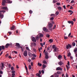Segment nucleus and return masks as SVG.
<instances>
[{
	"label": "nucleus",
	"instance_id": "13d9d810",
	"mask_svg": "<svg viewBox=\"0 0 77 77\" xmlns=\"http://www.w3.org/2000/svg\"><path fill=\"white\" fill-rule=\"evenodd\" d=\"M32 11L30 10L29 11V13L31 14H32Z\"/></svg>",
	"mask_w": 77,
	"mask_h": 77
},
{
	"label": "nucleus",
	"instance_id": "09e8293b",
	"mask_svg": "<svg viewBox=\"0 0 77 77\" xmlns=\"http://www.w3.org/2000/svg\"><path fill=\"white\" fill-rule=\"evenodd\" d=\"M45 59H47L48 58V55H45Z\"/></svg>",
	"mask_w": 77,
	"mask_h": 77
},
{
	"label": "nucleus",
	"instance_id": "7ed1b4c3",
	"mask_svg": "<svg viewBox=\"0 0 77 77\" xmlns=\"http://www.w3.org/2000/svg\"><path fill=\"white\" fill-rule=\"evenodd\" d=\"M12 45V43H10V44L8 43L6 45H5V48H8L9 46H10V45Z\"/></svg>",
	"mask_w": 77,
	"mask_h": 77
},
{
	"label": "nucleus",
	"instance_id": "5fc2aeb1",
	"mask_svg": "<svg viewBox=\"0 0 77 77\" xmlns=\"http://www.w3.org/2000/svg\"><path fill=\"white\" fill-rule=\"evenodd\" d=\"M54 18L53 17H52L51 19H50V20H54Z\"/></svg>",
	"mask_w": 77,
	"mask_h": 77
},
{
	"label": "nucleus",
	"instance_id": "0eeeda50",
	"mask_svg": "<svg viewBox=\"0 0 77 77\" xmlns=\"http://www.w3.org/2000/svg\"><path fill=\"white\" fill-rule=\"evenodd\" d=\"M6 2V0H2V5L5 6Z\"/></svg>",
	"mask_w": 77,
	"mask_h": 77
},
{
	"label": "nucleus",
	"instance_id": "c756f323",
	"mask_svg": "<svg viewBox=\"0 0 77 77\" xmlns=\"http://www.w3.org/2000/svg\"><path fill=\"white\" fill-rule=\"evenodd\" d=\"M32 56L35 57H36V55L34 54H32Z\"/></svg>",
	"mask_w": 77,
	"mask_h": 77
},
{
	"label": "nucleus",
	"instance_id": "603ef678",
	"mask_svg": "<svg viewBox=\"0 0 77 77\" xmlns=\"http://www.w3.org/2000/svg\"><path fill=\"white\" fill-rule=\"evenodd\" d=\"M33 51L34 52H36V49H33Z\"/></svg>",
	"mask_w": 77,
	"mask_h": 77
},
{
	"label": "nucleus",
	"instance_id": "2f4dec72",
	"mask_svg": "<svg viewBox=\"0 0 77 77\" xmlns=\"http://www.w3.org/2000/svg\"><path fill=\"white\" fill-rule=\"evenodd\" d=\"M49 41L51 43L53 42V40L52 39H50L49 40Z\"/></svg>",
	"mask_w": 77,
	"mask_h": 77
},
{
	"label": "nucleus",
	"instance_id": "a19ab883",
	"mask_svg": "<svg viewBox=\"0 0 77 77\" xmlns=\"http://www.w3.org/2000/svg\"><path fill=\"white\" fill-rule=\"evenodd\" d=\"M42 66L43 68H45L46 67V65L44 64H43Z\"/></svg>",
	"mask_w": 77,
	"mask_h": 77
},
{
	"label": "nucleus",
	"instance_id": "cd10ccee",
	"mask_svg": "<svg viewBox=\"0 0 77 77\" xmlns=\"http://www.w3.org/2000/svg\"><path fill=\"white\" fill-rule=\"evenodd\" d=\"M36 75L37 76H38V77H41L40 74H39V73H36Z\"/></svg>",
	"mask_w": 77,
	"mask_h": 77
},
{
	"label": "nucleus",
	"instance_id": "4c0bfd02",
	"mask_svg": "<svg viewBox=\"0 0 77 77\" xmlns=\"http://www.w3.org/2000/svg\"><path fill=\"white\" fill-rule=\"evenodd\" d=\"M58 2V1H55V0H53V2L54 3H55V2Z\"/></svg>",
	"mask_w": 77,
	"mask_h": 77
},
{
	"label": "nucleus",
	"instance_id": "473e14b6",
	"mask_svg": "<svg viewBox=\"0 0 77 77\" xmlns=\"http://www.w3.org/2000/svg\"><path fill=\"white\" fill-rule=\"evenodd\" d=\"M1 48H2L3 50H5V46H4L3 45H2V46H1Z\"/></svg>",
	"mask_w": 77,
	"mask_h": 77
},
{
	"label": "nucleus",
	"instance_id": "412c9836",
	"mask_svg": "<svg viewBox=\"0 0 77 77\" xmlns=\"http://www.w3.org/2000/svg\"><path fill=\"white\" fill-rule=\"evenodd\" d=\"M38 66L40 67L42 66V64L40 63L39 62L38 63Z\"/></svg>",
	"mask_w": 77,
	"mask_h": 77
},
{
	"label": "nucleus",
	"instance_id": "72a5a7b5",
	"mask_svg": "<svg viewBox=\"0 0 77 77\" xmlns=\"http://www.w3.org/2000/svg\"><path fill=\"white\" fill-rule=\"evenodd\" d=\"M72 45L73 46H75V42H73L72 43Z\"/></svg>",
	"mask_w": 77,
	"mask_h": 77
},
{
	"label": "nucleus",
	"instance_id": "3c124183",
	"mask_svg": "<svg viewBox=\"0 0 77 77\" xmlns=\"http://www.w3.org/2000/svg\"><path fill=\"white\" fill-rule=\"evenodd\" d=\"M9 56V54H7L6 55H5V57H7Z\"/></svg>",
	"mask_w": 77,
	"mask_h": 77
},
{
	"label": "nucleus",
	"instance_id": "8fccbe9b",
	"mask_svg": "<svg viewBox=\"0 0 77 77\" xmlns=\"http://www.w3.org/2000/svg\"><path fill=\"white\" fill-rule=\"evenodd\" d=\"M56 4L57 5H60V3H59V2H57L56 3Z\"/></svg>",
	"mask_w": 77,
	"mask_h": 77
},
{
	"label": "nucleus",
	"instance_id": "79ce46f5",
	"mask_svg": "<svg viewBox=\"0 0 77 77\" xmlns=\"http://www.w3.org/2000/svg\"><path fill=\"white\" fill-rule=\"evenodd\" d=\"M11 73H15V70H13L12 71H11Z\"/></svg>",
	"mask_w": 77,
	"mask_h": 77
},
{
	"label": "nucleus",
	"instance_id": "052dcab7",
	"mask_svg": "<svg viewBox=\"0 0 77 77\" xmlns=\"http://www.w3.org/2000/svg\"><path fill=\"white\" fill-rule=\"evenodd\" d=\"M41 45V46L42 47H43V44L42 43H40Z\"/></svg>",
	"mask_w": 77,
	"mask_h": 77
},
{
	"label": "nucleus",
	"instance_id": "4be33fe9",
	"mask_svg": "<svg viewBox=\"0 0 77 77\" xmlns=\"http://www.w3.org/2000/svg\"><path fill=\"white\" fill-rule=\"evenodd\" d=\"M4 16L3 14H0V17H1V18L2 19L3 18Z\"/></svg>",
	"mask_w": 77,
	"mask_h": 77
},
{
	"label": "nucleus",
	"instance_id": "f3484780",
	"mask_svg": "<svg viewBox=\"0 0 77 77\" xmlns=\"http://www.w3.org/2000/svg\"><path fill=\"white\" fill-rule=\"evenodd\" d=\"M14 53L15 54H17L18 52L17 51H13L12 52V54H14Z\"/></svg>",
	"mask_w": 77,
	"mask_h": 77
},
{
	"label": "nucleus",
	"instance_id": "a18cd8bd",
	"mask_svg": "<svg viewBox=\"0 0 77 77\" xmlns=\"http://www.w3.org/2000/svg\"><path fill=\"white\" fill-rule=\"evenodd\" d=\"M51 17H55V15H54V14H51Z\"/></svg>",
	"mask_w": 77,
	"mask_h": 77
},
{
	"label": "nucleus",
	"instance_id": "6ab92c4d",
	"mask_svg": "<svg viewBox=\"0 0 77 77\" xmlns=\"http://www.w3.org/2000/svg\"><path fill=\"white\" fill-rule=\"evenodd\" d=\"M15 26H13L11 28V30H13L15 29Z\"/></svg>",
	"mask_w": 77,
	"mask_h": 77
},
{
	"label": "nucleus",
	"instance_id": "4d7b16f0",
	"mask_svg": "<svg viewBox=\"0 0 77 77\" xmlns=\"http://www.w3.org/2000/svg\"><path fill=\"white\" fill-rule=\"evenodd\" d=\"M64 39H68V38L67 37L64 36Z\"/></svg>",
	"mask_w": 77,
	"mask_h": 77
},
{
	"label": "nucleus",
	"instance_id": "c9c22d12",
	"mask_svg": "<svg viewBox=\"0 0 77 77\" xmlns=\"http://www.w3.org/2000/svg\"><path fill=\"white\" fill-rule=\"evenodd\" d=\"M66 68H67V70H68L69 68V66H68L67 65H66Z\"/></svg>",
	"mask_w": 77,
	"mask_h": 77
},
{
	"label": "nucleus",
	"instance_id": "f704fd0d",
	"mask_svg": "<svg viewBox=\"0 0 77 77\" xmlns=\"http://www.w3.org/2000/svg\"><path fill=\"white\" fill-rule=\"evenodd\" d=\"M77 51V48H75L74 50V52H76Z\"/></svg>",
	"mask_w": 77,
	"mask_h": 77
},
{
	"label": "nucleus",
	"instance_id": "e433bc0d",
	"mask_svg": "<svg viewBox=\"0 0 77 77\" xmlns=\"http://www.w3.org/2000/svg\"><path fill=\"white\" fill-rule=\"evenodd\" d=\"M43 63L44 64H46L47 63V62L45 60H44L43 61Z\"/></svg>",
	"mask_w": 77,
	"mask_h": 77
},
{
	"label": "nucleus",
	"instance_id": "dca6fc26",
	"mask_svg": "<svg viewBox=\"0 0 77 77\" xmlns=\"http://www.w3.org/2000/svg\"><path fill=\"white\" fill-rule=\"evenodd\" d=\"M54 75L55 77H59V75H57V73H55L54 74Z\"/></svg>",
	"mask_w": 77,
	"mask_h": 77
},
{
	"label": "nucleus",
	"instance_id": "aec40b11",
	"mask_svg": "<svg viewBox=\"0 0 77 77\" xmlns=\"http://www.w3.org/2000/svg\"><path fill=\"white\" fill-rule=\"evenodd\" d=\"M7 1V3L9 4H11L12 2V1H10L9 0H8Z\"/></svg>",
	"mask_w": 77,
	"mask_h": 77
},
{
	"label": "nucleus",
	"instance_id": "bf43d9fd",
	"mask_svg": "<svg viewBox=\"0 0 77 77\" xmlns=\"http://www.w3.org/2000/svg\"><path fill=\"white\" fill-rule=\"evenodd\" d=\"M66 77H69L68 74L67 73H66Z\"/></svg>",
	"mask_w": 77,
	"mask_h": 77
},
{
	"label": "nucleus",
	"instance_id": "393cba45",
	"mask_svg": "<svg viewBox=\"0 0 77 77\" xmlns=\"http://www.w3.org/2000/svg\"><path fill=\"white\" fill-rule=\"evenodd\" d=\"M62 57V56L61 55H59L58 57V59H60Z\"/></svg>",
	"mask_w": 77,
	"mask_h": 77
},
{
	"label": "nucleus",
	"instance_id": "ddd939ff",
	"mask_svg": "<svg viewBox=\"0 0 77 77\" xmlns=\"http://www.w3.org/2000/svg\"><path fill=\"white\" fill-rule=\"evenodd\" d=\"M67 22H68V23H71L72 25H73V21H68Z\"/></svg>",
	"mask_w": 77,
	"mask_h": 77
},
{
	"label": "nucleus",
	"instance_id": "423d86ee",
	"mask_svg": "<svg viewBox=\"0 0 77 77\" xmlns=\"http://www.w3.org/2000/svg\"><path fill=\"white\" fill-rule=\"evenodd\" d=\"M62 69L61 68L58 67L57 68L56 70L57 71H62Z\"/></svg>",
	"mask_w": 77,
	"mask_h": 77
},
{
	"label": "nucleus",
	"instance_id": "bb28decb",
	"mask_svg": "<svg viewBox=\"0 0 77 77\" xmlns=\"http://www.w3.org/2000/svg\"><path fill=\"white\" fill-rule=\"evenodd\" d=\"M56 47L55 46V45H53L52 46V48L54 49L56 48Z\"/></svg>",
	"mask_w": 77,
	"mask_h": 77
},
{
	"label": "nucleus",
	"instance_id": "9b49d317",
	"mask_svg": "<svg viewBox=\"0 0 77 77\" xmlns=\"http://www.w3.org/2000/svg\"><path fill=\"white\" fill-rule=\"evenodd\" d=\"M63 64V62L61 61H60L58 63V64L60 66H62Z\"/></svg>",
	"mask_w": 77,
	"mask_h": 77
},
{
	"label": "nucleus",
	"instance_id": "a211bd4d",
	"mask_svg": "<svg viewBox=\"0 0 77 77\" xmlns=\"http://www.w3.org/2000/svg\"><path fill=\"white\" fill-rule=\"evenodd\" d=\"M38 35H39V37H40V38L41 37H43V34H38Z\"/></svg>",
	"mask_w": 77,
	"mask_h": 77
},
{
	"label": "nucleus",
	"instance_id": "1a4fd4ad",
	"mask_svg": "<svg viewBox=\"0 0 77 77\" xmlns=\"http://www.w3.org/2000/svg\"><path fill=\"white\" fill-rule=\"evenodd\" d=\"M43 30L45 32H48V29H46V28L45 27H43Z\"/></svg>",
	"mask_w": 77,
	"mask_h": 77
},
{
	"label": "nucleus",
	"instance_id": "6e6552de",
	"mask_svg": "<svg viewBox=\"0 0 77 77\" xmlns=\"http://www.w3.org/2000/svg\"><path fill=\"white\" fill-rule=\"evenodd\" d=\"M15 46L17 47L18 48H20V45L18 43H16Z\"/></svg>",
	"mask_w": 77,
	"mask_h": 77
},
{
	"label": "nucleus",
	"instance_id": "20e7f679",
	"mask_svg": "<svg viewBox=\"0 0 77 77\" xmlns=\"http://www.w3.org/2000/svg\"><path fill=\"white\" fill-rule=\"evenodd\" d=\"M23 55L25 57H26L27 56V52L26 51H25L23 53Z\"/></svg>",
	"mask_w": 77,
	"mask_h": 77
},
{
	"label": "nucleus",
	"instance_id": "9d476101",
	"mask_svg": "<svg viewBox=\"0 0 77 77\" xmlns=\"http://www.w3.org/2000/svg\"><path fill=\"white\" fill-rule=\"evenodd\" d=\"M32 40L33 42H36V39H35V38L34 37H33L32 38Z\"/></svg>",
	"mask_w": 77,
	"mask_h": 77
},
{
	"label": "nucleus",
	"instance_id": "ea45409f",
	"mask_svg": "<svg viewBox=\"0 0 77 77\" xmlns=\"http://www.w3.org/2000/svg\"><path fill=\"white\" fill-rule=\"evenodd\" d=\"M48 51H46L45 52V55H48Z\"/></svg>",
	"mask_w": 77,
	"mask_h": 77
},
{
	"label": "nucleus",
	"instance_id": "c03bdc74",
	"mask_svg": "<svg viewBox=\"0 0 77 77\" xmlns=\"http://www.w3.org/2000/svg\"><path fill=\"white\" fill-rule=\"evenodd\" d=\"M59 14V12H57L56 13H55V14L56 15H58Z\"/></svg>",
	"mask_w": 77,
	"mask_h": 77
},
{
	"label": "nucleus",
	"instance_id": "0e129e2a",
	"mask_svg": "<svg viewBox=\"0 0 77 77\" xmlns=\"http://www.w3.org/2000/svg\"><path fill=\"white\" fill-rule=\"evenodd\" d=\"M46 37H48V38H49L50 35H46Z\"/></svg>",
	"mask_w": 77,
	"mask_h": 77
},
{
	"label": "nucleus",
	"instance_id": "864d4df0",
	"mask_svg": "<svg viewBox=\"0 0 77 77\" xmlns=\"http://www.w3.org/2000/svg\"><path fill=\"white\" fill-rule=\"evenodd\" d=\"M67 65H68L69 66L70 64H69V61H68V62Z\"/></svg>",
	"mask_w": 77,
	"mask_h": 77
},
{
	"label": "nucleus",
	"instance_id": "b1692460",
	"mask_svg": "<svg viewBox=\"0 0 77 77\" xmlns=\"http://www.w3.org/2000/svg\"><path fill=\"white\" fill-rule=\"evenodd\" d=\"M58 9L60 11H61L62 9L61 7H58Z\"/></svg>",
	"mask_w": 77,
	"mask_h": 77
},
{
	"label": "nucleus",
	"instance_id": "6e6d98bb",
	"mask_svg": "<svg viewBox=\"0 0 77 77\" xmlns=\"http://www.w3.org/2000/svg\"><path fill=\"white\" fill-rule=\"evenodd\" d=\"M74 1L73 0H72V1H71V2L70 3H74Z\"/></svg>",
	"mask_w": 77,
	"mask_h": 77
},
{
	"label": "nucleus",
	"instance_id": "7c9ffc66",
	"mask_svg": "<svg viewBox=\"0 0 77 77\" xmlns=\"http://www.w3.org/2000/svg\"><path fill=\"white\" fill-rule=\"evenodd\" d=\"M26 49L28 51H30V49L28 47H26Z\"/></svg>",
	"mask_w": 77,
	"mask_h": 77
},
{
	"label": "nucleus",
	"instance_id": "680f3d73",
	"mask_svg": "<svg viewBox=\"0 0 77 77\" xmlns=\"http://www.w3.org/2000/svg\"><path fill=\"white\" fill-rule=\"evenodd\" d=\"M64 59H65L66 60V56L64 55Z\"/></svg>",
	"mask_w": 77,
	"mask_h": 77
},
{
	"label": "nucleus",
	"instance_id": "f257e3e1",
	"mask_svg": "<svg viewBox=\"0 0 77 77\" xmlns=\"http://www.w3.org/2000/svg\"><path fill=\"white\" fill-rule=\"evenodd\" d=\"M48 26L49 28H52V27L53 26V25L52 23H49L48 25Z\"/></svg>",
	"mask_w": 77,
	"mask_h": 77
},
{
	"label": "nucleus",
	"instance_id": "774afa93",
	"mask_svg": "<svg viewBox=\"0 0 77 77\" xmlns=\"http://www.w3.org/2000/svg\"><path fill=\"white\" fill-rule=\"evenodd\" d=\"M56 27V25H55L53 27V29H54Z\"/></svg>",
	"mask_w": 77,
	"mask_h": 77
},
{
	"label": "nucleus",
	"instance_id": "c85d7f7f",
	"mask_svg": "<svg viewBox=\"0 0 77 77\" xmlns=\"http://www.w3.org/2000/svg\"><path fill=\"white\" fill-rule=\"evenodd\" d=\"M40 38V37L39 36H37L36 37V39L37 40H39V38Z\"/></svg>",
	"mask_w": 77,
	"mask_h": 77
},
{
	"label": "nucleus",
	"instance_id": "58836bf2",
	"mask_svg": "<svg viewBox=\"0 0 77 77\" xmlns=\"http://www.w3.org/2000/svg\"><path fill=\"white\" fill-rule=\"evenodd\" d=\"M70 56L71 54L70 53H68V54L67 55V57H69Z\"/></svg>",
	"mask_w": 77,
	"mask_h": 77
},
{
	"label": "nucleus",
	"instance_id": "e2e57ef3",
	"mask_svg": "<svg viewBox=\"0 0 77 77\" xmlns=\"http://www.w3.org/2000/svg\"><path fill=\"white\" fill-rule=\"evenodd\" d=\"M41 56H42V54L40 53V56H39V58H40L41 57Z\"/></svg>",
	"mask_w": 77,
	"mask_h": 77
},
{
	"label": "nucleus",
	"instance_id": "69168bd1",
	"mask_svg": "<svg viewBox=\"0 0 77 77\" xmlns=\"http://www.w3.org/2000/svg\"><path fill=\"white\" fill-rule=\"evenodd\" d=\"M63 7L65 9H66V5H63Z\"/></svg>",
	"mask_w": 77,
	"mask_h": 77
},
{
	"label": "nucleus",
	"instance_id": "338daca9",
	"mask_svg": "<svg viewBox=\"0 0 77 77\" xmlns=\"http://www.w3.org/2000/svg\"><path fill=\"white\" fill-rule=\"evenodd\" d=\"M5 10L1 11V12L5 13Z\"/></svg>",
	"mask_w": 77,
	"mask_h": 77
},
{
	"label": "nucleus",
	"instance_id": "de8ad7c7",
	"mask_svg": "<svg viewBox=\"0 0 77 77\" xmlns=\"http://www.w3.org/2000/svg\"><path fill=\"white\" fill-rule=\"evenodd\" d=\"M1 65L2 66V67H4V64L3 63H1Z\"/></svg>",
	"mask_w": 77,
	"mask_h": 77
},
{
	"label": "nucleus",
	"instance_id": "5701e85b",
	"mask_svg": "<svg viewBox=\"0 0 77 77\" xmlns=\"http://www.w3.org/2000/svg\"><path fill=\"white\" fill-rule=\"evenodd\" d=\"M54 50L53 51V52H56V51H57V48H54Z\"/></svg>",
	"mask_w": 77,
	"mask_h": 77
},
{
	"label": "nucleus",
	"instance_id": "37998d69",
	"mask_svg": "<svg viewBox=\"0 0 77 77\" xmlns=\"http://www.w3.org/2000/svg\"><path fill=\"white\" fill-rule=\"evenodd\" d=\"M11 69L12 70H14V67L13 66H12L11 67Z\"/></svg>",
	"mask_w": 77,
	"mask_h": 77
},
{
	"label": "nucleus",
	"instance_id": "49530a36",
	"mask_svg": "<svg viewBox=\"0 0 77 77\" xmlns=\"http://www.w3.org/2000/svg\"><path fill=\"white\" fill-rule=\"evenodd\" d=\"M25 67L26 71L28 70L27 67L26 65H25Z\"/></svg>",
	"mask_w": 77,
	"mask_h": 77
},
{
	"label": "nucleus",
	"instance_id": "4468645a",
	"mask_svg": "<svg viewBox=\"0 0 77 77\" xmlns=\"http://www.w3.org/2000/svg\"><path fill=\"white\" fill-rule=\"evenodd\" d=\"M68 12H70V15H72L73 13V12L72 11H71V10H69V11H68Z\"/></svg>",
	"mask_w": 77,
	"mask_h": 77
},
{
	"label": "nucleus",
	"instance_id": "f03ea898",
	"mask_svg": "<svg viewBox=\"0 0 77 77\" xmlns=\"http://www.w3.org/2000/svg\"><path fill=\"white\" fill-rule=\"evenodd\" d=\"M2 9L7 11H8V8L6 7H2Z\"/></svg>",
	"mask_w": 77,
	"mask_h": 77
},
{
	"label": "nucleus",
	"instance_id": "2eb2a0df",
	"mask_svg": "<svg viewBox=\"0 0 77 77\" xmlns=\"http://www.w3.org/2000/svg\"><path fill=\"white\" fill-rule=\"evenodd\" d=\"M56 73L58 75H61L62 74V72H59L58 71V72H57Z\"/></svg>",
	"mask_w": 77,
	"mask_h": 77
},
{
	"label": "nucleus",
	"instance_id": "a878e982",
	"mask_svg": "<svg viewBox=\"0 0 77 77\" xmlns=\"http://www.w3.org/2000/svg\"><path fill=\"white\" fill-rule=\"evenodd\" d=\"M29 69L31 70L32 69V67H31V66L30 65H29Z\"/></svg>",
	"mask_w": 77,
	"mask_h": 77
},
{
	"label": "nucleus",
	"instance_id": "f8f14e48",
	"mask_svg": "<svg viewBox=\"0 0 77 77\" xmlns=\"http://www.w3.org/2000/svg\"><path fill=\"white\" fill-rule=\"evenodd\" d=\"M31 45L33 46H35L36 45V43L35 42H33L31 43Z\"/></svg>",
	"mask_w": 77,
	"mask_h": 77
},
{
	"label": "nucleus",
	"instance_id": "39448f33",
	"mask_svg": "<svg viewBox=\"0 0 77 77\" xmlns=\"http://www.w3.org/2000/svg\"><path fill=\"white\" fill-rule=\"evenodd\" d=\"M69 48H71V45H70L69 44L68 45H66V48L67 49H69Z\"/></svg>",
	"mask_w": 77,
	"mask_h": 77
}]
</instances>
